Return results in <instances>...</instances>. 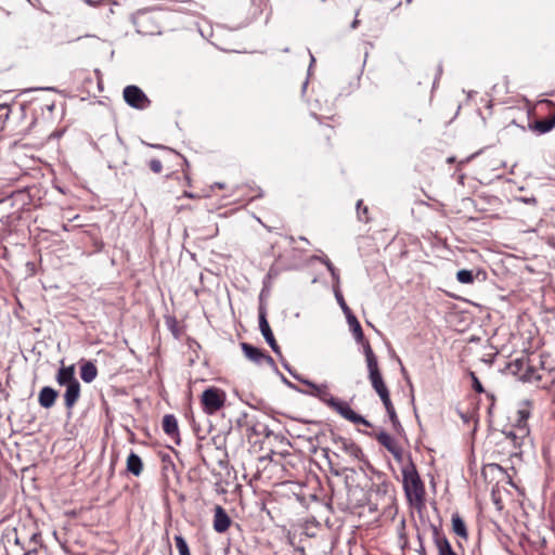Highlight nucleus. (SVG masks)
<instances>
[{"instance_id":"obj_1","label":"nucleus","mask_w":555,"mask_h":555,"mask_svg":"<svg viewBox=\"0 0 555 555\" xmlns=\"http://www.w3.org/2000/svg\"><path fill=\"white\" fill-rule=\"evenodd\" d=\"M506 369L524 383H541L545 375L542 357L534 353H521L511 360Z\"/></svg>"},{"instance_id":"obj_2","label":"nucleus","mask_w":555,"mask_h":555,"mask_svg":"<svg viewBox=\"0 0 555 555\" xmlns=\"http://www.w3.org/2000/svg\"><path fill=\"white\" fill-rule=\"evenodd\" d=\"M307 393L319 398L323 403H325L327 406L332 408L345 420H347L353 424H362L366 427L372 426V424L366 418H364L362 415L356 413L350 408L348 402L333 397L328 391L327 385L322 384V385H320L319 388H315V391H308Z\"/></svg>"},{"instance_id":"obj_3","label":"nucleus","mask_w":555,"mask_h":555,"mask_svg":"<svg viewBox=\"0 0 555 555\" xmlns=\"http://www.w3.org/2000/svg\"><path fill=\"white\" fill-rule=\"evenodd\" d=\"M402 483L405 496L410 504L420 507L424 504L425 486L422 481L411 456L406 464L402 466Z\"/></svg>"},{"instance_id":"obj_4","label":"nucleus","mask_w":555,"mask_h":555,"mask_svg":"<svg viewBox=\"0 0 555 555\" xmlns=\"http://www.w3.org/2000/svg\"><path fill=\"white\" fill-rule=\"evenodd\" d=\"M364 356L369 371V379L371 382L372 388L379 396L383 403L391 400L389 390L379 371L377 358L373 352L370 343H364Z\"/></svg>"},{"instance_id":"obj_5","label":"nucleus","mask_w":555,"mask_h":555,"mask_svg":"<svg viewBox=\"0 0 555 555\" xmlns=\"http://www.w3.org/2000/svg\"><path fill=\"white\" fill-rule=\"evenodd\" d=\"M227 395L222 389L209 387L204 390L201 397L203 410L205 413L212 415L223 408Z\"/></svg>"},{"instance_id":"obj_6","label":"nucleus","mask_w":555,"mask_h":555,"mask_svg":"<svg viewBox=\"0 0 555 555\" xmlns=\"http://www.w3.org/2000/svg\"><path fill=\"white\" fill-rule=\"evenodd\" d=\"M122 96L125 102L135 109H145L151 105L147 95L134 85L127 86L124 89Z\"/></svg>"},{"instance_id":"obj_7","label":"nucleus","mask_w":555,"mask_h":555,"mask_svg":"<svg viewBox=\"0 0 555 555\" xmlns=\"http://www.w3.org/2000/svg\"><path fill=\"white\" fill-rule=\"evenodd\" d=\"M241 348L244 356L251 362L261 365L267 363L270 366H274V360L271 356L264 353L261 349L254 347L248 343H241Z\"/></svg>"},{"instance_id":"obj_8","label":"nucleus","mask_w":555,"mask_h":555,"mask_svg":"<svg viewBox=\"0 0 555 555\" xmlns=\"http://www.w3.org/2000/svg\"><path fill=\"white\" fill-rule=\"evenodd\" d=\"M259 328H260V332H261L263 338L266 339L268 345L271 347L273 352L276 353L278 356H281V349H280L279 345L276 344V340L273 336V333H272L270 325L268 323V320H267L266 310L262 307H260V309H259Z\"/></svg>"},{"instance_id":"obj_9","label":"nucleus","mask_w":555,"mask_h":555,"mask_svg":"<svg viewBox=\"0 0 555 555\" xmlns=\"http://www.w3.org/2000/svg\"><path fill=\"white\" fill-rule=\"evenodd\" d=\"M503 444L505 447H512L508 451L509 456H517L520 453V448L528 436H519V431L515 429L504 430Z\"/></svg>"},{"instance_id":"obj_10","label":"nucleus","mask_w":555,"mask_h":555,"mask_svg":"<svg viewBox=\"0 0 555 555\" xmlns=\"http://www.w3.org/2000/svg\"><path fill=\"white\" fill-rule=\"evenodd\" d=\"M335 444L346 454L354 460H362L364 454L362 449L351 439L338 437L334 440Z\"/></svg>"},{"instance_id":"obj_11","label":"nucleus","mask_w":555,"mask_h":555,"mask_svg":"<svg viewBox=\"0 0 555 555\" xmlns=\"http://www.w3.org/2000/svg\"><path fill=\"white\" fill-rule=\"evenodd\" d=\"M232 520L221 505L214 508V530L218 533H224L231 526Z\"/></svg>"},{"instance_id":"obj_12","label":"nucleus","mask_w":555,"mask_h":555,"mask_svg":"<svg viewBox=\"0 0 555 555\" xmlns=\"http://www.w3.org/2000/svg\"><path fill=\"white\" fill-rule=\"evenodd\" d=\"M433 539L437 547L438 555H457L453 551L447 537L437 527H433Z\"/></svg>"},{"instance_id":"obj_13","label":"nucleus","mask_w":555,"mask_h":555,"mask_svg":"<svg viewBox=\"0 0 555 555\" xmlns=\"http://www.w3.org/2000/svg\"><path fill=\"white\" fill-rule=\"evenodd\" d=\"M55 380L60 386L65 387L78 382L75 375V366L73 364L68 366L62 364L56 373Z\"/></svg>"},{"instance_id":"obj_14","label":"nucleus","mask_w":555,"mask_h":555,"mask_svg":"<svg viewBox=\"0 0 555 555\" xmlns=\"http://www.w3.org/2000/svg\"><path fill=\"white\" fill-rule=\"evenodd\" d=\"M163 429L166 435L175 440L177 444L180 443L178 421L175 415L166 414L163 418Z\"/></svg>"},{"instance_id":"obj_15","label":"nucleus","mask_w":555,"mask_h":555,"mask_svg":"<svg viewBox=\"0 0 555 555\" xmlns=\"http://www.w3.org/2000/svg\"><path fill=\"white\" fill-rule=\"evenodd\" d=\"M57 396L59 392L54 388L50 386H44L39 391L38 402L40 406L44 409H50L55 404Z\"/></svg>"},{"instance_id":"obj_16","label":"nucleus","mask_w":555,"mask_h":555,"mask_svg":"<svg viewBox=\"0 0 555 555\" xmlns=\"http://www.w3.org/2000/svg\"><path fill=\"white\" fill-rule=\"evenodd\" d=\"M63 397H64L65 408L68 411H70L80 398L79 382H76L72 385H67Z\"/></svg>"},{"instance_id":"obj_17","label":"nucleus","mask_w":555,"mask_h":555,"mask_svg":"<svg viewBox=\"0 0 555 555\" xmlns=\"http://www.w3.org/2000/svg\"><path fill=\"white\" fill-rule=\"evenodd\" d=\"M98 376V369L91 361H86L80 366V377L85 383H92Z\"/></svg>"},{"instance_id":"obj_18","label":"nucleus","mask_w":555,"mask_h":555,"mask_svg":"<svg viewBox=\"0 0 555 555\" xmlns=\"http://www.w3.org/2000/svg\"><path fill=\"white\" fill-rule=\"evenodd\" d=\"M127 470L137 477L140 476L143 470L142 460L134 452H131L127 457Z\"/></svg>"},{"instance_id":"obj_19","label":"nucleus","mask_w":555,"mask_h":555,"mask_svg":"<svg viewBox=\"0 0 555 555\" xmlns=\"http://www.w3.org/2000/svg\"><path fill=\"white\" fill-rule=\"evenodd\" d=\"M375 439L380 443L388 452L393 450L399 446L393 437H391L388 433L382 430L377 435H375Z\"/></svg>"},{"instance_id":"obj_20","label":"nucleus","mask_w":555,"mask_h":555,"mask_svg":"<svg viewBox=\"0 0 555 555\" xmlns=\"http://www.w3.org/2000/svg\"><path fill=\"white\" fill-rule=\"evenodd\" d=\"M347 322L349 324L350 331L353 334L354 339L358 343L362 344V346L364 347V343L369 341L364 339L363 331L358 319L356 317H351Z\"/></svg>"},{"instance_id":"obj_21","label":"nucleus","mask_w":555,"mask_h":555,"mask_svg":"<svg viewBox=\"0 0 555 555\" xmlns=\"http://www.w3.org/2000/svg\"><path fill=\"white\" fill-rule=\"evenodd\" d=\"M383 404L385 406V410H386L389 421L391 423L392 429L396 431L401 430L402 426H401V423L399 421V417L397 415L396 409H395L391 400L384 402Z\"/></svg>"},{"instance_id":"obj_22","label":"nucleus","mask_w":555,"mask_h":555,"mask_svg":"<svg viewBox=\"0 0 555 555\" xmlns=\"http://www.w3.org/2000/svg\"><path fill=\"white\" fill-rule=\"evenodd\" d=\"M555 127V114L546 119L537 120L532 127L533 130L543 134L550 132Z\"/></svg>"},{"instance_id":"obj_23","label":"nucleus","mask_w":555,"mask_h":555,"mask_svg":"<svg viewBox=\"0 0 555 555\" xmlns=\"http://www.w3.org/2000/svg\"><path fill=\"white\" fill-rule=\"evenodd\" d=\"M452 530L456 535L464 538V539L467 538L466 525H465L464 520L457 514H454L452 516Z\"/></svg>"},{"instance_id":"obj_24","label":"nucleus","mask_w":555,"mask_h":555,"mask_svg":"<svg viewBox=\"0 0 555 555\" xmlns=\"http://www.w3.org/2000/svg\"><path fill=\"white\" fill-rule=\"evenodd\" d=\"M531 415V403L529 400H524L518 404L516 416L517 418H521L522 421L529 420Z\"/></svg>"},{"instance_id":"obj_25","label":"nucleus","mask_w":555,"mask_h":555,"mask_svg":"<svg viewBox=\"0 0 555 555\" xmlns=\"http://www.w3.org/2000/svg\"><path fill=\"white\" fill-rule=\"evenodd\" d=\"M513 429L519 431V436H529V426L527 421L515 417L513 420Z\"/></svg>"},{"instance_id":"obj_26","label":"nucleus","mask_w":555,"mask_h":555,"mask_svg":"<svg viewBox=\"0 0 555 555\" xmlns=\"http://www.w3.org/2000/svg\"><path fill=\"white\" fill-rule=\"evenodd\" d=\"M175 544L180 555H191L188 543L182 535L175 537Z\"/></svg>"},{"instance_id":"obj_27","label":"nucleus","mask_w":555,"mask_h":555,"mask_svg":"<svg viewBox=\"0 0 555 555\" xmlns=\"http://www.w3.org/2000/svg\"><path fill=\"white\" fill-rule=\"evenodd\" d=\"M456 279L462 284H472L474 282L473 272L466 269L457 271Z\"/></svg>"},{"instance_id":"obj_28","label":"nucleus","mask_w":555,"mask_h":555,"mask_svg":"<svg viewBox=\"0 0 555 555\" xmlns=\"http://www.w3.org/2000/svg\"><path fill=\"white\" fill-rule=\"evenodd\" d=\"M321 261L326 266L327 270L331 272V275L335 280L336 284H339V274H338L336 268L330 261V259L324 258Z\"/></svg>"},{"instance_id":"obj_29","label":"nucleus","mask_w":555,"mask_h":555,"mask_svg":"<svg viewBox=\"0 0 555 555\" xmlns=\"http://www.w3.org/2000/svg\"><path fill=\"white\" fill-rule=\"evenodd\" d=\"M367 207L366 206H363V201L362 199H359L357 202V214H358V217L361 221H367L369 218L365 216L363 217L362 215H366L367 214Z\"/></svg>"},{"instance_id":"obj_30","label":"nucleus","mask_w":555,"mask_h":555,"mask_svg":"<svg viewBox=\"0 0 555 555\" xmlns=\"http://www.w3.org/2000/svg\"><path fill=\"white\" fill-rule=\"evenodd\" d=\"M390 453L392 454L393 459L400 463V464H403L404 462V455H403V450L400 446H398L397 448H395L393 450L390 451Z\"/></svg>"},{"instance_id":"obj_31","label":"nucleus","mask_w":555,"mask_h":555,"mask_svg":"<svg viewBox=\"0 0 555 555\" xmlns=\"http://www.w3.org/2000/svg\"><path fill=\"white\" fill-rule=\"evenodd\" d=\"M470 377L474 390L479 393L483 392V387L474 372H470Z\"/></svg>"},{"instance_id":"obj_32","label":"nucleus","mask_w":555,"mask_h":555,"mask_svg":"<svg viewBox=\"0 0 555 555\" xmlns=\"http://www.w3.org/2000/svg\"><path fill=\"white\" fill-rule=\"evenodd\" d=\"M149 165H150L151 170L153 172H155V173H159L162 171V169H163L162 162L159 159H156V158L151 159Z\"/></svg>"},{"instance_id":"obj_33","label":"nucleus","mask_w":555,"mask_h":555,"mask_svg":"<svg viewBox=\"0 0 555 555\" xmlns=\"http://www.w3.org/2000/svg\"><path fill=\"white\" fill-rule=\"evenodd\" d=\"M334 292H335L336 300H337L338 305L340 306V308L347 307L348 305L346 304L344 296L338 288V284H336Z\"/></svg>"},{"instance_id":"obj_34","label":"nucleus","mask_w":555,"mask_h":555,"mask_svg":"<svg viewBox=\"0 0 555 555\" xmlns=\"http://www.w3.org/2000/svg\"><path fill=\"white\" fill-rule=\"evenodd\" d=\"M294 378H296L298 382H300V383L307 385L308 387H310V391H315V388L320 387V385H317V384H314L313 382H311L309 379L301 378L298 375H294Z\"/></svg>"},{"instance_id":"obj_35","label":"nucleus","mask_w":555,"mask_h":555,"mask_svg":"<svg viewBox=\"0 0 555 555\" xmlns=\"http://www.w3.org/2000/svg\"><path fill=\"white\" fill-rule=\"evenodd\" d=\"M10 106L8 104H0V115L4 118H9L10 115Z\"/></svg>"},{"instance_id":"obj_36","label":"nucleus","mask_w":555,"mask_h":555,"mask_svg":"<svg viewBox=\"0 0 555 555\" xmlns=\"http://www.w3.org/2000/svg\"><path fill=\"white\" fill-rule=\"evenodd\" d=\"M341 310L344 311L345 315H346V319L347 321L349 320V318L351 317H356L352 311L350 310V308L347 306L345 308H341Z\"/></svg>"},{"instance_id":"obj_37","label":"nucleus","mask_w":555,"mask_h":555,"mask_svg":"<svg viewBox=\"0 0 555 555\" xmlns=\"http://www.w3.org/2000/svg\"><path fill=\"white\" fill-rule=\"evenodd\" d=\"M521 202H524L526 204H532V205L537 204V199L533 196H531V197H522Z\"/></svg>"},{"instance_id":"obj_38","label":"nucleus","mask_w":555,"mask_h":555,"mask_svg":"<svg viewBox=\"0 0 555 555\" xmlns=\"http://www.w3.org/2000/svg\"><path fill=\"white\" fill-rule=\"evenodd\" d=\"M283 366L285 370H287V372L294 377V375H296L293 370L291 369L289 364L285 361L282 362Z\"/></svg>"},{"instance_id":"obj_39","label":"nucleus","mask_w":555,"mask_h":555,"mask_svg":"<svg viewBox=\"0 0 555 555\" xmlns=\"http://www.w3.org/2000/svg\"><path fill=\"white\" fill-rule=\"evenodd\" d=\"M39 534L37 532L31 533L29 541L34 542L35 544L38 543Z\"/></svg>"},{"instance_id":"obj_40","label":"nucleus","mask_w":555,"mask_h":555,"mask_svg":"<svg viewBox=\"0 0 555 555\" xmlns=\"http://www.w3.org/2000/svg\"><path fill=\"white\" fill-rule=\"evenodd\" d=\"M23 555H37V548H28Z\"/></svg>"},{"instance_id":"obj_41","label":"nucleus","mask_w":555,"mask_h":555,"mask_svg":"<svg viewBox=\"0 0 555 555\" xmlns=\"http://www.w3.org/2000/svg\"><path fill=\"white\" fill-rule=\"evenodd\" d=\"M183 196H184V197H188V198H194V197H195V195H194L193 193L188 192V191H185V192L183 193Z\"/></svg>"},{"instance_id":"obj_42","label":"nucleus","mask_w":555,"mask_h":555,"mask_svg":"<svg viewBox=\"0 0 555 555\" xmlns=\"http://www.w3.org/2000/svg\"><path fill=\"white\" fill-rule=\"evenodd\" d=\"M424 552H426L425 547L423 545H421V548L418 551L420 555H424Z\"/></svg>"},{"instance_id":"obj_43","label":"nucleus","mask_w":555,"mask_h":555,"mask_svg":"<svg viewBox=\"0 0 555 555\" xmlns=\"http://www.w3.org/2000/svg\"><path fill=\"white\" fill-rule=\"evenodd\" d=\"M15 544L20 545L21 544V539L20 537L16 534L15 537Z\"/></svg>"},{"instance_id":"obj_44","label":"nucleus","mask_w":555,"mask_h":555,"mask_svg":"<svg viewBox=\"0 0 555 555\" xmlns=\"http://www.w3.org/2000/svg\"><path fill=\"white\" fill-rule=\"evenodd\" d=\"M358 23H359V22H358V20H354V21L352 22V24H351V27H352V28H356V27H357V25H358Z\"/></svg>"},{"instance_id":"obj_45","label":"nucleus","mask_w":555,"mask_h":555,"mask_svg":"<svg viewBox=\"0 0 555 555\" xmlns=\"http://www.w3.org/2000/svg\"><path fill=\"white\" fill-rule=\"evenodd\" d=\"M216 185H217L219 189H222V188H223V184H222V183H216Z\"/></svg>"},{"instance_id":"obj_46","label":"nucleus","mask_w":555,"mask_h":555,"mask_svg":"<svg viewBox=\"0 0 555 555\" xmlns=\"http://www.w3.org/2000/svg\"><path fill=\"white\" fill-rule=\"evenodd\" d=\"M322 2H325L326 0H321Z\"/></svg>"},{"instance_id":"obj_47","label":"nucleus","mask_w":555,"mask_h":555,"mask_svg":"<svg viewBox=\"0 0 555 555\" xmlns=\"http://www.w3.org/2000/svg\"><path fill=\"white\" fill-rule=\"evenodd\" d=\"M424 555H427V553H426V552H424Z\"/></svg>"}]
</instances>
